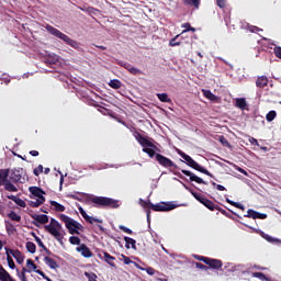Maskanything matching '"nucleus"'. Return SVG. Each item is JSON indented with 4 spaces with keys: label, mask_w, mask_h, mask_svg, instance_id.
<instances>
[{
    "label": "nucleus",
    "mask_w": 281,
    "mask_h": 281,
    "mask_svg": "<svg viewBox=\"0 0 281 281\" xmlns=\"http://www.w3.org/2000/svg\"><path fill=\"white\" fill-rule=\"evenodd\" d=\"M85 203L87 205H91V203H93L94 207H110L111 210L120 207V201L114 200L113 198L94 196L90 194L86 195Z\"/></svg>",
    "instance_id": "f257e3e1"
},
{
    "label": "nucleus",
    "mask_w": 281,
    "mask_h": 281,
    "mask_svg": "<svg viewBox=\"0 0 281 281\" xmlns=\"http://www.w3.org/2000/svg\"><path fill=\"white\" fill-rule=\"evenodd\" d=\"M45 232H48L50 236H54V238L63 245V238H65V235L60 232L63 229V225L58 223V221L54 217L50 218V223L48 225L44 226Z\"/></svg>",
    "instance_id": "f03ea898"
},
{
    "label": "nucleus",
    "mask_w": 281,
    "mask_h": 281,
    "mask_svg": "<svg viewBox=\"0 0 281 281\" xmlns=\"http://www.w3.org/2000/svg\"><path fill=\"white\" fill-rule=\"evenodd\" d=\"M156 161L159 164V166H162V168H167L172 172V175H176V177H179L180 179H183V176L181 172L177 171L179 170V166L175 164L170 158L161 155V154H156Z\"/></svg>",
    "instance_id": "7ed1b4c3"
},
{
    "label": "nucleus",
    "mask_w": 281,
    "mask_h": 281,
    "mask_svg": "<svg viewBox=\"0 0 281 281\" xmlns=\"http://www.w3.org/2000/svg\"><path fill=\"white\" fill-rule=\"evenodd\" d=\"M178 155H180V157H182V159H184L187 166H189L190 168H193V170H198V172H202V175H206V177H212V178L214 177V175H212V172H210L207 169H205L204 167L199 165V162L193 160L192 157H190L188 154L183 153L181 149L178 150Z\"/></svg>",
    "instance_id": "20e7f679"
},
{
    "label": "nucleus",
    "mask_w": 281,
    "mask_h": 281,
    "mask_svg": "<svg viewBox=\"0 0 281 281\" xmlns=\"http://www.w3.org/2000/svg\"><path fill=\"white\" fill-rule=\"evenodd\" d=\"M46 31L48 34L56 36V38H60V41H64V43H66V45H70V47H74L75 49L78 48V42L74 41L71 37H69L67 34L60 32L58 29L47 24Z\"/></svg>",
    "instance_id": "39448f33"
},
{
    "label": "nucleus",
    "mask_w": 281,
    "mask_h": 281,
    "mask_svg": "<svg viewBox=\"0 0 281 281\" xmlns=\"http://www.w3.org/2000/svg\"><path fill=\"white\" fill-rule=\"evenodd\" d=\"M8 180L12 183H25V170L23 168L9 170Z\"/></svg>",
    "instance_id": "423d86ee"
},
{
    "label": "nucleus",
    "mask_w": 281,
    "mask_h": 281,
    "mask_svg": "<svg viewBox=\"0 0 281 281\" xmlns=\"http://www.w3.org/2000/svg\"><path fill=\"white\" fill-rule=\"evenodd\" d=\"M146 206L154 212H170L171 210H175V207H177V205L172 204L171 202H160L157 204L147 202Z\"/></svg>",
    "instance_id": "0eeeda50"
},
{
    "label": "nucleus",
    "mask_w": 281,
    "mask_h": 281,
    "mask_svg": "<svg viewBox=\"0 0 281 281\" xmlns=\"http://www.w3.org/2000/svg\"><path fill=\"white\" fill-rule=\"evenodd\" d=\"M59 221H61V223H65L66 225V229H68V233L74 235V234H77V235H80V232H78L76 229V223L77 221L65 215V214H60L59 215Z\"/></svg>",
    "instance_id": "6e6552de"
},
{
    "label": "nucleus",
    "mask_w": 281,
    "mask_h": 281,
    "mask_svg": "<svg viewBox=\"0 0 281 281\" xmlns=\"http://www.w3.org/2000/svg\"><path fill=\"white\" fill-rule=\"evenodd\" d=\"M135 139L140 144L143 148H154L155 150H159V148L156 147V145L153 144L146 136L142 135L139 132H136L134 134Z\"/></svg>",
    "instance_id": "1a4fd4ad"
},
{
    "label": "nucleus",
    "mask_w": 281,
    "mask_h": 281,
    "mask_svg": "<svg viewBox=\"0 0 281 281\" xmlns=\"http://www.w3.org/2000/svg\"><path fill=\"white\" fill-rule=\"evenodd\" d=\"M202 205H204V207H207V210H210L211 212H221V214H227V212L225 210H223L221 206H218V204H215L214 202H212V200H209L207 198H204V200H202Z\"/></svg>",
    "instance_id": "9d476101"
},
{
    "label": "nucleus",
    "mask_w": 281,
    "mask_h": 281,
    "mask_svg": "<svg viewBox=\"0 0 281 281\" xmlns=\"http://www.w3.org/2000/svg\"><path fill=\"white\" fill-rule=\"evenodd\" d=\"M117 65H120V67H123L124 69H126V71L132 74V76H139V74H142V70H139V68H135V66H133L126 61H117Z\"/></svg>",
    "instance_id": "9b49d317"
},
{
    "label": "nucleus",
    "mask_w": 281,
    "mask_h": 281,
    "mask_svg": "<svg viewBox=\"0 0 281 281\" xmlns=\"http://www.w3.org/2000/svg\"><path fill=\"white\" fill-rule=\"evenodd\" d=\"M182 175H186V177L190 178V181H194L195 183H202L203 186H207V182H205L202 178H199L196 175H194L190 170L182 169Z\"/></svg>",
    "instance_id": "f8f14e48"
},
{
    "label": "nucleus",
    "mask_w": 281,
    "mask_h": 281,
    "mask_svg": "<svg viewBox=\"0 0 281 281\" xmlns=\"http://www.w3.org/2000/svg\"><path fill=\"white\" fill-rule=\"evenodd\" d=\"M78 210H79V213L81 214V216L85 218V221L87 223H90V225H93V223H102V220H100L98 217L89 216V214H87V211H85V209H82V206H79Z\"/></svg>",
    "instance_id": "ddd939ff"
},
{
    "label": "nucleus",
    "mask_w": 281,
    "mask_h": 281,
    "mask_svg": "<svg viewBox=\"0 0 281 281\" xmlns=\"http://www.w3.org/2000/svg\"><path fill=\"white\" fill-rule=\"evenodd\" d=\"M78 210H79V213L81 214V216L85 218V221L87 223H90V225H93V223H102V220H100L98 217L89 216V214H87V211H85V209H82V206H79Z\"/></svg>",
    "instance_id": "4468645a"
},
{
    "label": "nucleus",
    "mask_w": 281,
    "mask_h": 281,
    "mask_svg": "<svg viewBox=\"0 0 281 281\" xmlns=\"http://www.w3.org/2000/svg\"><path fill=\"white\" fill-rule=\"evenodd\" d=\"M78 210H79V213L81 214V216L85 218V221L87 223H90V225H93V223H102V220H100L98 217L89 216V214H87V211H85V209H82V206H79Z\"/></svg>",
    "instance_id": "2eb2a0df"
},
{
    "label": "nucleus",
    "mask_w": 281,
    "mask_h": 281,
    "mask_svg": "<svg viewBox=\"0 0 281 281\" xmlns=\"http://www.w3.org/2000/svg\"><path fill=\"white\" fill-rule=\"evenodd\" d=\"M76 250L83 256V258H93V252L87 247L86 244H81Z\"/></svg>",
    "instance_id": "dca6fc26"
},
{
    "label": "nucleus",
    "mask_w": 281,
    "mask_h": 281,
    "mask_svg": "<svg viewBox=\"0 0 281 281\" xmlns=\"http://www.w3.org/2000/svg\"><path fill=\"white\" fill-rule=\"evenodd\" d=\"M31 218L40 223V225H47V223H49V216L46 214H31Z\"/></svg>",
    "instance_id": "f3484780"
},
{
    "label": "nucleus",
    "mask_w": 281,
    "mask_h": 281,
    "mask_svg": "<svg viewBox=\"0 0 281 281\" xmlns=\"http://www.w3.org/2000/svg\"><path fill=\"white\" fill-rule=\"evenodd\" d=\"M205 265H207L211 269H221L223 267V261L221 259H212L207 257Z\"/></svg>",
    "instance_id": "a211bd4d"
},
{
    "label": "nucleus",
    "mask_w": 281,
    "mask_h": 281,
    "mask_svg": "<svg viewBox=\"0 0 281 281\" xmlns=\"http://www.w3.org/2000/svg\"><path fill=\"white\" fill-rule=\"evenodd\" d=\"M9 254H11V256H13V258L16 260L18 265H23L24 260H25V256H23V252H21V250L16 249V250H9Z\"/></svg>",
    "instance_id": "6ab92c4d"
},
{
    "label": "nucleus",
    "mask_w": 281,
    "mask_h": 281,
    "mask_svg": "<svg viewBox=\"0 0 281 281\" xmlns=\"http://www.w3.org/2000/svg\"><path fill=\"white\" fill-rule=\"evenodd\" d=\"M29 191L33 196H36L37 199H45L43 194H45V191L41 189L40 187H30Z\"/></svg>",
    "instance_id": "aec40b11"
},
{
    "label": "nucleus",
    "mask_w": 281,
    "mask_h": 281,
    "mask_svg": "<svg viewBox=\"0 0 281 281\" xmlns=\"http://www.w3.org/2000/svg\"><path fill=\"white\" fill-rule=\"evenodd\" d=\"M267 85H269V78H267V76H261L257 78L256 87H258V89H265Z\"/></svg>",
    "instance_id": "412c9836"
},
{
    "label": "nucleus",
    "mask_w": 281,
    "mask_h": 281,
    "mask_svg": "<svg viewBox=\"0 0 281 281\" xmlns=\"http://www.w3.org/2000/svg\"><path fill=\"white\" fill-rule=\"evenodd\" d=\"M182 3L183 5L194 8V10H199V8H201V0H182Z\"/></svg>",
    "instance_id": "4be33fe9"
},
{
    "label": "nucleus",
    "mask_w": 281,
    "mask_h": 281,
    "mask_svg": "<svg viewBox=\"0 0 281 281\" xmlns=\"http://www.w3.org/2000/svg\"><path fill=\"white\" fill-rule=\"evenodd\" d=\"M45 203V198H37L29 201L30 207H41Z\"/></svg>",
    "instance_id": "5701e85b"
},
{
    "label": "nucleus",
    "mask_w": 281,
    "mask_h": 281,
    "mask_svg": "<svg viewBox=\"0 0 281 281\" xmlns=\"http://www.w3.org/2000/svg\"><path fill=\"white\" fill-rule=\"evenodd\" d=\"M44 262H45V265H47V267H49V269H58V262H56V260H54L49 256H46L44 258Z\"/></svg>",
    "instance_id": "b1692460"
},
{
    "label": "nucleus",
    "mask_w": 281,
    "mask_h": 281,
    "mask_svg": "<svg viewBox=\"0 0 281 281\" xmlns=\"http://www.w3.org/2000/svg\"><path fill=\"white\" fill-rule=\"evenodd\" d=\"M103 259L105 260V262L108 263V265H110V267H116L115 266V257H113V256H111V254H109V252H103Z\"/></svg>",
    "instance_id": "393cba45"
},
{
    "label": "nucleus",
    "mask_w": 281,
    "mask_h": 281,
    "mask_svg": "<svg viewBox=\"0 0 281 281\" xmlns=\"http://www.w3.org/2000/svg\"><path fill=\"white\" fill-rule=\"evenodd\" d=\"M124 240H125L126 249H131V247H132V249H137V246H136L137 241L135 239H133L131 237H124Z\"/></svg>",
    "instance_id": "a878e982"
},
{
    "label": "nucleus",
    "mask_w": 281,
    "mask_h": 281,
    "mask_svg": "<svg viewBox=\"0 0 281 281\" xmlns=\"http://www.w3.org/2000/svg\"><path fill=\"white\" fill-rule=\"evenodd\" d=\"M13 182L11 180H8L4 182V190H7V192H19V189L12 184Z\"/></svg>",
    "instance_id": "bb28decb"
},
{
    "label": "nucleus",
    "mask_w": 281,
    "mask_h": 281,
    "mask_svg": "<svg viewBox=\"0 0 281 281\" xmlns=\"http://www.w3.org/2000/svg\"><path fill=\"white\" fill-rule=\"evenodd\" d=\"M235 106H237V109H240L241 111H245V109H247V100L245 98L236 99Z\"/></svg>",
    "instance_id": "cd10ccee"
},
{
    "label": "nucleus",
    "mask_w": 281,
    "mask_h": 281,
    "mask_svg": "<svg viewBox=\"0 0 281 281\" xmlns=\"http://www.w3.org/2000/svg\"><path fill=\"white\" fill-rule=\"evenodd\" d=\"M7 254V262L10 269H16V265L14 263V259H12V256H10V248H5Z\"/></svg>",
    "instance_id": "c85d7f7f"
},
{
    "label": "nucleus",
    "mask_w": 281,
    "mask_h": 281,
    "mask_svg": "<svg viewBox=\"0 0 281 281\" xmlns=\"http://www.w3.org/2000/svg\"><path fill=\"white\" fill-rule=\"evenodd\" d=\"M8 175H10V169L0 170V186H3L5 183Z\"/></svg>",
    "instance_id": "c756f323"
},
{
    "label": "nucleus",
    "mask_w": 281,
    "mask_h": 281,
    "mask_svg": "<svg viewBox=\"0 0 281 281\" xmlns=\"http://www.w3.org/2000/svg\"><path fill=\"white\" fill-rule=\"evenodd\" d=\"M52 207H54L55 212H65V205L56 202V201H50Z\"/></svg>",
    "instance_id": "7c9ffc66"
},
{
    "label": "nucleus",
    "mask_w": 281,
    "mask_h": 281,
    "mask_svg": "<svg viewBox=\"0 0 281 281\" xmlns=\"http://www.w3.org/2000/svg\"><path fill=\"white\" fill-rule=\"evenodd\" d=\"M109 87H111V89H121L122 88V81H120V79H112L109 82Z\"/></svg>",
    "instance_id": "2f4dec72"
},
{
    "label": "nucleus",
    "mask_w": 281,
    "mask_h": 281,
    "mask_svg": "<svg viewBox=\"0 0 281 281\" xmlns=\"http://www.w3.org/2000/svg\"><path fill=\"white\" fill-rule=\"evenodd\" d=\"M181 27L183 29L182 33L181 34H186L187 32H196V29H194L190 22H187V23H183L181 25Z\"/></svg>",
    "instance_id": "473e14b6"
},
{
    "label": "nucleus",
    "mask_w": 281,
    "mask_h": 281,
    "mask_svg": "<svg viewBox=\"0 0 281 281\" xmlns=\"http://www.w3.org/2000/svg\"><path fill=\"white\" fill-rule=\"evenodd\" d=\"M143 153H146V155H148V157H150V159H153V157H155V159H157V154L155 153V149H153V147H144Z\"/></svg>",
    "instance_id": "72a5a7b5"
},
{
    "label": "nucleus",
    "mask_w": 281,
    "mask_h": 281,
    "mask_svg": "<svg viewBox=\"0 0 281 281\" xmlns=\"http://www.w3.org/2000/svg\"><path fill=\"white\" fill-rule=\"evenodd\" d=\"M203 95L207 100H211V102H214L217 99V97L214 93H212V91H210V90H203Z\"/></svg>",
    "instance_id": "f704fd0d"
},
{
    "label": "nucleus",
    "mask_w": 281,
    "mask_h": 281,
    "mask_svg": "<svg viewBox=\"0 0 281 281\" xmlns=\"http://www.w3.org/2000/svg\"><path fill=\"white\" fill-rule=\"evenodd\" d=\"M9 218L11 221H15L16 223H21V215L16 214V212L14 211H11L9 214H8Z\"/></svg>",
    "instance_id": "c9c22d12"
},
{
    "label": "nucleus",
    "mask_w": 281,
    "mask_h": 281,
    "mask_svg": "<svg viewBox=\"0 0 281 281\" xmlns=\"http://www.w3.org/2000/svg\"><path fill=\"white\" fill-rule=\"evenodd\" d=\"M26 250L29 251V254H36V244H34L32 241H27Z\"/></svg>",
    "instance_id": "e433bc0d"
},
{
    "label": "nucleus",
    "mask_w": 281,
    "mask_h": 281,
    "mask_svg": "<svg viewBox=\"0 0 281 281\" xmlns=\"http://www.w3.org/2000/svg\"><path fill=\"white\" fill-rule=\"evenodd\" d=\"M276 117H278V113L273 110H271L267 115H266V120L267 122H273L276 120Z\"/></svg>",
    "instance_id": "4c0bfd02"
},
{
    "label": "nucleus",
    "mask_w": 281,
    "mask_h": 281,
    "mask_svg": "<svg viewBox=\"0 0 281 281\" xmlns=\"http://www.w3.org/2000/svg\"><path fill=\"white\" fill-rule=\"evenodd\" d=\"M260 236H261V238H265V240H267L268 243H278L279 241V239L273 238V237L269 236L268 234H265V232H261Z\"/></svg>",
    "instance_id": "58836bf2"
},
{
    "label": "nucleus",
    "mask_w": 281,
    "mask_h": 281,
    "mask_svg": "<svg viewBox=\"0 0 281 281\" xmlns=\"http://www.w3.org/2000/svg\"><path fill=\"white\" fill-rule=\"evenodd\" d=\"M226 203H228L229 205H233V207H237V210H245V206H243V204L238 202H234L229 200V198H226Z\"/></svg>",
    "instance_id": "ea45409f"
},
{
    "label": "nucleus",
    "mask_w": 281,
    "mask_h": 281,
    "mask_svg": "<svg viewBox=\"0 0 281 281\" xmlns=\"http://www.w3.org/2000/svg\"><path fill=\"white\" fill-rule=\"evenodd\" d=\"M26 267L27 269H31V271H35V272L38 271L36 263H34V260L32 259L26 260Z\"/></svg>",
    "instance_id": "a19ab883"
},
{
    "label": "nucleus",
    "mask_w": 281,
    "mask_h": 281,
    "mask_svg": "<svg viewBox=\"0 0 281 281\" xmlns=\"http://www.w3.org/2000/svg\"><path fill=\"white\" fill-rule=\"evenodd\" d=\"M85 276L88 281H98V274L95 272H85Z\"/></svg>",
    "instance_id": "79ce46f5"
},
{
    "label": "nucleus",
    "mask_w": 281,
    "mask_h": 281,
    "mask_svg": "<svg viewBox=\"0 0 281 281\" xmlns=\"http://www.w3.org/2000/svg\"><path fill=\"white\" fill-rule=\"evenodd\" d=\"M252 278H258V280H261V281L269 280V278H267L266 274L262 272H254Z\"/></svg>",
    "instance_id": "37998d69"
},
{
    "label": "nucleus",
    "mask_w": 281,
    "mask_h": 281,
    "mask_svg": "<svg viewBox=\"0 0 281 281\" xmlns=\"http://www.w3.org/2000/svg\"><path fill=\"white\" fill-rule=\"evenodd\" d=\"M33 238L35 239V243H37L38 247L41 249H44L46 246L43 244V240H41V237L36 236V233H32Z\"/></svg>",
    "instance_id": "c03bdc74"
},
{
    "label": "nucleus",
    "mask_w": 281,
    "mask_h": 281,
    "mask_svg": "<svg viewBox=\"0 0 281 281\" xmlns=\"http://www.w3.org/2000/svg\"><path fill=\"white\" fill-rule=\"evenodd\" d=\"M179 36H181V34L176 35L173 38L170 40L169 42L170 47H177L181 45V42H177V38H179Z\"/></svg>",
    "instance_id": "a18cd8bd"
},
{
    "label": "nucleus",
    "mask_w": 281,
    "mask_h": 281,
    "mask_svg": "<svg viewBox=\"0 0 281 281\" xmlns=\"http://www.w3.org/2000/svg\"><path fill=\"white\" fill-rule=\"evenodd\" d=\"M157 98L158 100H160V102H170V98H168V93H158Z\"/></svg>",
    "instance_id": "49530a36"
},
{
    "label": "nucleus",
    "mask_w": 281,
    "mask_h": 281,
    "mask_svg": "<svg viewBox=\"0 0 281 281\" xmlns=\"http://www.w3.org/2000/svg\"><path fill=\"white\" fill-rule=\"evenodd\" d=\"M247 217L256 220L258 217V212L255 210L249 209L247 211Z\"/></svg>",
    "instance_id": "de8ad7c7"
},
{
    "label": "nucleus",
    "mask_w": 281,
    "mask_h": 281,
    "mask_svg": "<svg viewBox=\"0 0 281 281\" xmlns=\"http://www.w3.org/2000/svg\"><path fill=\"white\" fill-rule=\"evenodd\" d=\"M70 245H80V237L78 236H70L69 237Z\"/></svg>",
    "instance_id": "09e8293b"
},
{
    "label": "nucleus",
    "mask_w": 281,
    "mask_h": 281,
    "mask_svg": "<svg viewBox=\"0 0 281 281\" xmlns=\"http://www.w3.org/2000/svg\"><path fill=\"white\" fill-rule=\"evenodd\" d=\"M15 205H19L20 207H26V203H25V200L21 199V198H15V201H14Z\"/></svg>",
    "instance_id": "8fccbe9b"
},
{
    "label": "nucleus",
    "mask_w": 281,
    "mask_h": 281,
    "mask_svg": "<svg viewBox=\"0 0 281 281\" xmlns=\"http://www.w3.org/2000/svg\"><path fill=\"white\" fill-rule=\"evenodd\" d=\"M192 196L199 201V203H202V201L205 199V196L201 195V193H196L194 191H191Z\"/></svg>",
    "instance_id": "3c124183"
},
{
    "label": "nucleus",
    "mask_w": 281,
    "mask_h": 281,
    "mask_svg": "<svg viewBox=\"0 0 281 281\" xmlns=\"http://www.w3.org/2000/svg\"><path fill=\"white\" fill-rule=\"evenodd\" d=\"M41 173H43V165H38V166L33 170V175H35V177H38Z\"/></svg>",
    "instance_id": "603ef678"
},
{
    "label": "nucleus",
    "mask_w": 281,
    "mask_h": 281,
    "mask_svg": "<svg viewBox=\"0 0 281 281\" xmlns=\"http://www.w3.org/2000/svg\"><path fill=\"white\" fill-rule=\"evenodd\" d=\"M211 184L213 186V188H216V190H218L220 192H225V190H227L224 186L216 184V182H211Z\"/></svg>",
    "instance_id": "864d4df0"
},
{
    "label": "nucleus",
    "mask_w": 281,
    "mask_h": 281,
    "mask_svg": "<svg viewBox=\"0 0 281 281\" xmlns=\"http://www.w3.org/2000/svg\"><path fill=\"white\" fill-rule=\"evenodd\" d=\"M124 265H135V261L131 260L130 257H126L125 255H122Z\"/></svg>",
    "instance_id": "5fc2aeb1"
},
{
    "label": "nucleus",
    "mask_w": 281,
    "mask_h": 281,
    "mask_svg": "<svg viewBox=\"0 0 281 281\" xmlns=\"http://www.w3.org/2000/svg\"><path fill=\"white\" fill-rule=\"evenodd\" d=\"M119 229H121V232H124L125 234H133V231L124 225H120Z\"/></svg>",
    "instance_id": "6e6d98bb"
},
{
    "label": "nucleus",
    "mask_w": 281,
    "mask_h": 281,
    "mask_svg": "<svg viewBox=\"0 0 281 281\" xmlns=\"http://www.w3.org/2000/svg\"><path fill=\"white\" fill-rule=\"evenodd\" d=\"M35 273L41 276L44 280L52 281V279H49V277H47L43 270H35Z\"/></svg>",
    "instance_id": "4d7b16f0"
},
{
    "label": "nucleus",
    "mask_w": 281,
    "mask_h": 281,
    "mask_svg": "<svg viewBox=\"0 0 281 281\" xmlns=\"http://www.w3.org/2000/svg\"><path fill=\"white\" fill-rule=\"evenodd\" d=\"M16 273H18V278H19L21 281H27V277L25 276V273L19 271V269H16Z\"/></svg>",
    "instance_id": "13d9d810"
},
{
    "label": "nucleus",
    "mask_w": 281,
    "mask_h": 281,
    "mask_svg": "<svg viewBox=\"0 0 281 281\" xmlns=\"http://www.w3.org/2000/svg\"><path fill=\"white\" fill-rule=\"evenodd\" d=\"M195 268L201 269L202 271H207V266L201 263V262H195Z\"/></svg>",
    "instance_id": "bf43d9fd"
},
{
    "label": "nucleus",
    "mask_w": 281,
    "mask_h": 281,
    "mask_svg": "<svg viewBox=\"0 0 281 281\" xmlns=\"http://www.w3.org/2000/svg\"><path fill=\"white\" fill-rule=\"evenodd\" d=\"M274 55L277 56V58L281 59V46H276L273 48Z\"/></svg>",
    "instance_id": "052dcab7"
},
{
    "label": "nucleus",
    "mask_w": 281,
    "mask_h": 281,
    "mask_svg": "<svg viewBox=\"0 0 281 281\" xmlns=\"http://www.w3.org/2000/svg\"><path fill=\"white\" fill-rule=\"evenodd\" d=\"M145 271H146V273H147L148 276H155V273H156V270H155V268H153V267H147V268H145Z\"/></svg>",
    "instance_id": "680f3d73"
},
{
    "label": "nucleus",
    "mask_w": 281,
    "mask_h": 281,
    "mask_svg": "<svg viewBox=\"0 0 281 281\" xmlns=\"http://www.w3.org/2000/svg\"><path fill=\"white\" fill-rule=\"evenodd\" d=\"M218 142H221L223 146H229V142L227 138H225V136H220Z\"/></svg>",
    "instance_id": "e2e57ef3"
},
{
    "label": "nucleus",
    "mask_w": 281,
    "mask_h": 281,
    "mask_svg": "<svg viewBox=\"0 0 281 281\" xmlns=\"http://www.w3.org/2000/svg\"><path fill=\"white\" fill-rule=\"evenodd\" d=\"M249 32H252V33H258V32H262V29L258 27V26H254V25H250L248 27Z\"/></svg>",
    "instance_id": "0e129e2a"
},
{
    "label": "nucleus",
    "mask_w": 281,
    "mask_h": 281,
    "mask_svg": "<svg viewBox=\"0 0 281 281\" xmlns=\"http://www.w3.org/2000/svg\"><path fill=\"white\" fill-rule=\"evenodd\" d=\"M194 258H195V260H199L200 262H204V265L207 261V257H203L200 255H194Z\"/></svg>",
    "instance_id": "69168bd1"
},
{
    "label": "nucleus",
    "mask_w": 281,
    "mask_h": 281,
    "mask_svg": "<svg viewBox=\"0 0 281 281\" xmlns=\"http://www.w3.org/2000/svg\"><path fill=\"white\" fill-rule=\"evenodd\" d=\"M43 251H45V254H47L48 257L52 256L53 258H58V256L54 255L53 251L49 250L47 246L43 248Z\"/></svg>",
    "instance_id": "338daca9"
},
{
    "label": "nucleus",
    "mask_w": 281,
    "mask_h": 281,
    "mask_svg": "<svg viewBox=\"0 0 281 281\" xmlns=\"http://www.w3.org/2000/svg\"><path fill=\"white\" fill-rule=\"evenodd\" d=\"M75 229H77V232H85V226H82V224H80L79 222H77L75 224Z\"/></svg>",
    "instance_id": "774afa93"
}]
</instances>
